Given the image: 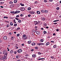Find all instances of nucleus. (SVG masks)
<instances>
[{
	"label": "nucleus",
	"instance_id": "obj_64",
	"mask_svg": "<svg viewBox=\"0 0 61 61\" xmlns=\"http://www.w3.org/2000/svg\"><path fill=\"white\" fill-rule=\"evenodd\" d=\"M20 16H23V14H21L20 15Z\"/></svg>",
	"mask_w": 61,
	"mask_h": 61
},
{
	"label": "nucleus",
	"instance_id": "obj_8",
	"mask_svg": "<svg viewBox=\"0 0 61 61\" xmlns=\"http://www.w3.org/2000/svg\"><path fill=\"white\" fill-rule=\"evenodd\" d=\"M7 53V54L8 52H6V51H4L3 52V54H6Z\"/></svg>",
	"mask_w": 61,
	"mask_h": 61
},
{
	"label": "nucleus",
	"instance_id": "obj_6",
	"mask_svg": "<svg viewBox=\"0 0 61 61\" xmlns=\"http://www.w3.org/2000/svg\"><path fill=\"white\" fill-rule=\"evenodd\" d=\"M25 10V8L22 7L20 9V10L22 11H24Z\"/></svg>",
	"mask_w": 61,
	"mask_h": 61
},
{
	"label": "nucleus",
	"instance_id": "obj_47",
	"mask_svg": "<svg viewBox=\"0 0 61 61\" xmlns=\"http://www.w3.org/2000/svg\"><path fill=\"white\" fill-rule=\"evenodd\" d=\"M13 3V2L12 1H10L9 2V3L10 4H12Z\"/></svg>",
	"mask_w": 61,
	"mask_h": 61
},
{
	"label": "nucleus",
	"instance_id": "obj_3",
	"mask_svg": "<svg viewBox=\"0 0 61 61\" xmlns=\"http://www.w3.org/2000/svg\"><path fill=\"white\" fill-rule=\"evenodd\" d=\"M29 13H30L31 14H34V13H35V12L32 10H31L30 11Z\"/></svg>",
	"mask_w": 61,
	"mask_h": 61
},
{
	"label": "nucleus",
	"instance_id": "obj_1",
	"mask_svg": "<svg viewBox=\"0 0 61 61\" xmlns=\"http://www.w3.org/2000/svg\"><path fill=\"white\" fill-rule=\"evenodd\" d=\"M7 52L6 54H5L4 55V57H3L2 59H7Z\"/></svg>",
	"mask_w": 61,
	"mask_h": 61
},
{
	"label": "nucleus",
	"instance_id": "obj_51",
	"mask_svg": "<svg viewBox=\"0 0 61 61\" xmlns=\"http://www.w3.org/2000/svg\"><path fill=\"white\" fill-rule=\"evenodd\" d=\"M14 13V11H11V12H10V13Z\"/></svg>",
	"mask_w": 61,
	"mask_h": 61
},
{
	"label": "nucleus",
	"instance_id": "obj_36",
	"mask_svg": "<svg viewBox=\"0 0 61 61\" xmlns=\"http://www.w3.org/2000/svg\"><path fill=\"white\" fill-rule=\"evenodd\" d=\"M20 36V34H18L17 35V36L18 37V36Z\"/></svg>",
	"mask_w": 61,
	"mask_h": 61
},
{
	"label": "nucleus",
	"instance_id": "obj_50",
	"mask_svg": "<svg viewBox=\"0 0 61 61\" xmlns=\"http://www.w3.org/2000/svg\"><path fill=\"white\" fill-rule=\"evenodd\" d=\"M14 37H11V39L12 40H14V38H13Z\"/></svg>",
	"mask_w": 61,
	"mask_h": 61
},
{
	"label": "nucleus",
	"instance_id": "obj_38",
	"mask_svg": "<svg viewBox=\"0 0 61 61\" xmlns=\"http://www.w3.org/2000/svg\"><path fill=\"white\" fill-rule=\"evenodd\" d=\"M15 26H17V24H14Z\"/></svg>",
	"mask_w": 61,
	"mask_h": 61
},
{
	"label": "nucleus",
	"instance_id": "obj_21",
	"mask_svg": "<svg viewBox=\"0 0 61 61\" xmlns=\"http://www.w3.org/2000/svg\"><path fill=\"white\" fill-rule=\"evenodd\" d=\"M18 22H19V23H20L21 22V20H18Z\"/></svg>",
	"mask_w": 61,
	"mask_h": 61
},
{
	"label": "nucleus",
	"instance_id": "obj_29",
	"mask_svg": "<svg viewBox=\"0 0 61 61\" xmlns=\"http://www.w3.org/2000/svg\"><path fill=\"white\" fill-rule=\"evenodd\" d=\"M48 11L47 10H44V13H48Z\"/></svg>",
	"mask_w": 61,
	"mask_h": 61
},
{
	"label": "nucleus",
	"instance_id": "obj_46",
	"mask_svg": "<svg viewBox=\"0 0 61 61\" xmlns=\"http://www.w3.org/2000/svg\"><path fill=\"white\" fill-rule=\"evenodd\" d=\"M41 53H40L39 52H38V55H41Z\"/></svg>",
	"mask_w": 61,
	"mask_h": 61
},
{
	"label": "nucleus",
	"instance_id": "obj_33",
	"mask_svg": "<svg viewBox=\"0 0 61 61\" xmlns=\"http://www.w3.org/2000/svg\"><path fill=\"white\" fill-rule=\"evenodd\" d=\"M20 5H21V6H24V5L23 4H22V3H20Z\"/></svg>",
	"mask_w": 61,
	"mask_h": 61
},
{
	"label": "nucleus",
	"instance_id": "obj_14",
	"mask_svg": "<svg viewBox=\"0 0 61 61\" xmlns=\"http://www.w3.org/2000/svg\"><path fill=\"white\" fill-rule=\"evenodd\" d=\"M37 14H40V12L39 11H37Z\"/></svg>",
	"mask_w": 61,
	"mask_h": 61
},
{
	"label": "nucleus",
	"instance_id": "obj_54",
	"mask_svg": "<svg viewBox=\"0 0 61 61\" xmlns=\"http://www.w3.org/2000/svg\"><path fill=\"white\" fill-rule=\"evenodd\" d=\"M53 22H57V20H55L54 21H53Z\"/></svg>",
	"mask_w": 61,
	"mask_h": 61
},
{
	"label": "nucleus",
	"instance_id": "obj_17",
	"mask_svg": "<svg viewBox=\"0 0 61 61\" xmlns=\"http://www.w3.org/2000/svg\"><path fill=\"white\" fill-rule=\"evenodd\" d=\"M10 25H13V23L12 22H11L10 23Z\"/></svg>",
	"mask_w": 61,
	"mask_h": 61
},
{
	"label": "nucleus",
	"instance_id": "obj_55",
	"mask_svg": "<svg viewBox=\"0 0 61 61\" xmlns=\"http://www.w3.org/2000/svg\"><path fill=\"white\" fill-rule=\"evenodd\" d=\"M17 29L18 30H20V28L19 27H18L17 28Z\"/></svg>",
	"mask_w": 61,
	"mask_h": 61
},
{
	"label": "nucleus",
	"instance_id": "obj_35",
	"mask_svg": "<svg viewBox=\"0 0 61 61\" xmlns=\"http://www.w3.org/2000/svg\"><path fill=\"white\" fill-rule=\"evenodd\" d=\"M56 9L57 10H58L59 9V7H57L56 8Z\"/></svg>",
	"mask_w": 61,
	"mask_h": 61
},
{
	"label": "nucleus",
	"instance_id": "obj_34",
	"mask_svg": "<svg viewBox=\"0 0 61 61\" xmlns=\"http://www.w3.org/2000/svg\"><path fill=\"white\" fill-rule=\"evenodd\" d=\"M45 45V43H40V45Z\"/></svg>",
	"mask_w": 61,
	"mask_h": 61
},
{
	"label": "nucleus",
	"instance_id": "obj_26",
	"mask_svg": "<svg viewBox=\"0 0 61 61\" xmlns=\"http://www.w3.org/2000/svg\"><path fill=\"white\" fill-rule=\"evenodd\" d=\"M13 22L14 23H16V22H15V19L13 20Z\"/></svg>",
	"mask_w": 61,
	"mask_h": 61
},
{
	"label": "nucleus",
	"instance_id": "obj_30",
	"mask_svg": "<svg viewBox=\"0 0 61 61\" xmlns=\"http://www.w3.org/2000/svg\"><path fill=\"white\" fill-rule=\"evenodd\" d=\"M34 22L35 23H36V24H38V23H37V21H34Z\"/></svg>",
	"mask_w": 61,
	"mask_h": 61
},
{
	"label": "nucleus",
	"instance_id": "obj_43",
	"mask_svg": "<svg viewBox=\"0 0 61 61\" xmlns=\"http://www.w3.org/2000/svg\"><path fill=\"white\" fill-rule=\"evenodd\" d=\"M44 1L45 3H46L47 2V1L46 0H44Z\"/></svg>",
	"mask_w": 61,
	"mask_h": 61
},
{
	"label": "nucleus",
	"instance_id": "obj_31",
	"mask_svg": "<svg viewBox=\"0 0 61 61\" xmlns=\"http://www.w3.org/2000/svg\"><path fill=\"white\" fill-rule=\"evenodd\" d=\"M4 3V2H0V5H2V4H3Z\"/></svg>",
	"mask_w": 61,
	"mask_h": 61
},
{
	"label": "nucleus",
	"instance_id": "obj_63",
	"mask_svg": "<svg viewBox=\"0 0 61 61\" xmlns=\"http://www.w3.org/2000/svg\"><path fill=\"white\" fill-rule=\"evenodd\" d=\"M46 28H47V29L48 28H49V27H48V26H47V27H46Z\"/></svg>",
	"mask_w": 61,
	"mask_h": 61
},
{
	"label": "nucleus",
	"instance_id": "obj_12",
	"mask_svg": "<svg viewBox=\"0 0 61 61\" xmlns=\"http://www.w3.org/2000/svg\"><path fill=\"white\" fill-rule=\"evenodd\" d=\"M3 39L5 40L6 39H7V37L6 36H5L3 37Z\"/></svg>",
	"mask_w": 61,
	"mask_h": 61
},
{
	"label": "nucleus",
	"instance_id": "obj_42",
	"mask_svg": "<svg viewBox=\"0 0 61 61\" xmlns=\"http://www.w3.org/2000/svg\"><path fill=\"white\" fill-rule=\"evenodd\" d=\"M16 17L18 18L19 17V15H17L16 16Z\"/></svg>",
	"mask_w": 61,
	"mask_h": 61
},
{
	"label": "nucleus",
	"instance_id": "obj_39",
	"mask_svg": "<svg viewBox=\"0 0 61 61\" xmlns=\"http://www.w3.org/2000/svg\"><path fill=\"white\" fill-rule=\"evenodd\" d=\"M6 27H8L9 26V25L8 24L6 26Z\"/></svg>",
	"mask_w": 61,
	"mask_h": 61
},
{
	"label": "nucleus",
	"instance_id": "obj_18",
	"mask_svg": "<svg viewBox=\"0 0 61 61\" xmlns=\"http://www.w3.org/2000/svg\"><path fill=\"white\" fill-rule=\"evenodd\" d=\"M49 45V42H47L46 44V46H48V45Z\"/></svg>",
	"mask_w": 61,
	"mask_h": 61
},
{
	"label": "nucleus",
	"instance_id": "obj_60",
	"mask_svg": "<svg viewBox=\"0 0 61 61\" xmlns=\"http://www.w3.org/2000/svg\"><path fill=\"white\" fill-rule=\"evenodd\" d=\"M21 46H24V44H21Z\"/></svg>",
	"mask_w": 61,
	"mask_h": 61
},
{
	"label": "nucleus",
	"instance_id": "obj_57",
	"mask_svg": "<svg viewBox=\"0 0 61 61\" xmlns=\"http://www.w3.org/2000/svg\"><path fill=\"white\" fill-rule=\"evenodd\" d=\"M9 35H12V33L11 32H10L9 33Z\"/></svg>",
	"mask_w": 61,
	"mask_h": 61
},
{
	"label": "nucleus",
	"instance_id": "obj_9",
	"mask_svg": "<svg viewBox=\"0 0 61 61\" xmlns=\"http://www.w3.org/2000/svg\"><path fill=\"white\" fill-rule=\"evenodd\" d=\"M36 55L35 54H33L32 55V57L33 58L36 57Z\"/></svg>",
	"mask_w": 61,
	"mask_h": 61
},
{
	"label": "nucleus",
	"instance_id": "obj_5",
	"mask_svg": "<svg viewBox=\"0 0 61 61\" xmlns=\"http://www.w3.org/2000/svg\"><path fill=\"white\" fill-rule=\"evenodd\" d=\"M22 52V50L21 49H19L18 51V53H21V52Z\"/></svg>",
	"mask_w": 61,
	"mask_h": 61
},
{
	"label": "nucleus",
	"instance_id": "obj_59",
	"mask_svg": "<svg viewBox=\"0 0 61 61\" xmlns=\"http://www.w3.org/2000/svg\"><path fill=\"white\" fill-rule=\"evenodd\" d=\"M49 1H50V2H52L53 1V0H49Z\"/></svg>",
	"mask_w": 61,
	"mask_h": 61
},
{
	"label": "nucleus",
	"instance_id": "obj_7",
	"mask_svg": "<svg viewBox=\"0 0 61 61\" xmlns=\"http://www.w3.org/2000/svg\"><path fill=\"white\" fill-rule=\"evenodd\" d=\"M20 13V11H16L14 12V14H17V13Z\"/></svg>",
	"mask_w": 61,
	"mask_h": 61
},
{
	"label": "nucleus",
	"instance_id": "obj_40",
	"mask_svg": "<svg viewBox=\"0 0 61 61\" xmlns=\"http://www.w3.org/2000/svg\"><path fill=\"white\" fill-rule=\"evenodd\" d=\"M35 48L36 49H38V47H36Z\"/></svg>",
	"mask_w": 61,
	"mask_h": 61
},
{
	"label": "nucleus",
	"instance_id": "obj_22",
	"mask_svg": "<svg viewBox=\"0 0 61 61\" xmlns=\"http://www.w3.org/2000/svg\"><path fill=\"white\" fill-rule=\"evenodd\" d=\"M4 18H6V19H8V17L7 16H5L4 17Z\"/></svg>",
	"mask_w": 61,
	"mask_h": 61
},
{
	"label": "nucleus",
	"instance_id": "obj_2",
	"mask_svg": "<svg viewBox=\"0 0 61 61\" xmlns=\"http://www.w3.org/2000/svg\"><path fill=\"white\" fill-rule=\"evenodd\" d=\"M23 38L25 40H26L27 38V36H26L25 35H23Z\"/></svg>",
	"mask_w": 61,
	"mask_h": 61
},
{
	"label": "nucleus",
	"instance_id": "obj_49",
	"mask_svg": "<svg viewBox=\"0 0 61 61\" xmlns=\"http://www.w3.org/2000/svg\"><path fill=\"white\" fill-rule=\"evenodd\" d=\"M34 51V49H32L31 50V51Z\"/></svg>",
	"mask_w": 61,
	"mask_h": 61
},
{
	"label": "nucleus",
	"instance_id": "obj_44",
	"mask_svg": "<svg viewBox=\"0 0 61 61\" xmlns=\"http://www.w3.org/2000/svg\"><path fill=\"white\" fill-rule=\"evenodd\" d=\"M15 18L17 20H19V19H18L17 18Z\"/></svg>",
	"mask_w": 61,
	"mask_h": 61
},
{
	"label": "nucleus",
	"instance_id": "obj_16",
	"mask_svg": "<svg viewBox=\"0 0 61 61\" xmlns=\"http://www.w3.org/2000/svg\"><path fill=\"white\" fill-rule=\"evenodd\" d=\"M36 33L38 35L40 34V32H39V31H37Z\"/></svg>",
	"mask_w": 61,
	"mask_h": 61
},
{
	"label": "nucleus",
	"instance_id": "obj_62",
	"mask_svg": "<svg viewBox=\"0 0 61 61\" xmlns=\"http://www.w3.org/2000/svg\"><path fill=\"white\" fill-rule=\"evenodd\" d=\"M26 56H28V54H26L25 55Z\"/></svg>",
	"mask_w": 61,
	"mask_h": 61
},
{
	"label": "nucleus",
	"instance_id": "obj_15",
	"mask_svg": "<svg viewBox=\"0 0 61 61\" xmlns=\"http://www.w3.org/2000/svg\"><path fill=\"white\" fill-rule=\"evenodd\" d=\"M45 18H42V21H45Z\"/></svg>",
	"mask_w": 61,
	"mask_h": 61
},
{
	"label": "nucleus",
	"instance_id": "obj_10",
	"mask_svg": "<svg viewBox=\"0 0 61 61\" xmlns=\"http://www.w3.org/2000/svg\"><path fill=\"white\" fill-rule=\"evenodd\" d=\"M43 59H44L45 60V58H41L40 59H38V60H43Z\"/></svg>",
	"mask_w": 61,
	"mask_h": 61
},
{
	"label": "nucleus",
	"instance_id": "obj_58",
	"mask_svg": "<svg viewBox=\"0 0 61 61\" xmlns=\"http://www.w3.org/2000/svg\"><path fill=\"white\" fill-rule=\"evenodd\" d=\"M53 24H55L56 25V24H57V23H54Z\"/></svg>",
	"mask_w": 61,
	"mask_h": 61
},
{
	"label": "nucleus",
	"instance_id": "obj_20",
	"mask_svg": "<svg viewBox=\"0 0 61 61\" xmlns=\"http://www.w3.org/2000/svg\"><path fill=\"white\" fill-rule=\"evenodd\" d=\"M28 10H30L31 9V8L30 7H29L28 9Z\"/></svg>",
	"mask_w": 61,
	"mask_h": 61
},
{
	"label": "nucleus",
	"instance_id": "obj_28",
	"mask_svg": "<svg viewBox=\"0 0 61 61\" xmlns=\"http://www.w3.org/2000/svg\"><path fill=\"white\" fill-rule=\"evenodd\" d=\"M43 33H44V34H46V33H46V31H43Z\"/></svg>",
	"mask_w": 61,
	"mask_h": 61
},
{
	"label": "nucleus",
	"instance_id": "obj_25",
	"mask_svg": "<svg viewBox=\"0 0 61 61\" xmlns=\"http://www.w3.org/2000/svg\"><path fill=\"white\" fill-rule=\"evenodd\" d=\"M32 31L34 33H35V32H36V31L34 30H32Z\"/></svg>",
	"mask_w": 61,
	"mask_h": 61
},
{
	"label": "nucleus",
	"instance_id": "obj_23",
	"mask_svg": "<svg viewBox=\"0 0 61 61\" xmlns=\"http://www.w3.org/2000/svg\"><path fill=\"white\" fill-rule=\"evenodd\" d=\"M44 41V40L43 39H41L40 40V42H43Z\"/></svg>",
	"mask_w": 61,
	"mask_h": 61
},
{
	"label": "nucleus",
	"instance_id": "obj_19",
	"mask_svg": "<svg viewBox=\"0 0 61 61\" xmlns=\"http://www.w3.org/2000/svg\"><path fill=\"white\" fill-rule=\"evenodd\" d=\"M17 0H15L14 1V3H17Z\"/></svg>",
	"mask_w": 61,
	"mask_h": 61
},
{
	"label": "nucleus",
	"instance_id": "obj_45",
	"mask_svg": "<svg viewBox=\"0 0 61 61\" xmlns=\"http://www.w3.org/2000/svg\"><path fill=\"white\" fill-rule=\"evenodd\" d=\"M44 25L45 26H46V25H47L46 24V23H45L44 24Z\"/></svg>",
	"mask_w": 61,
	"mask_h": 61
},
{
	"label": "nucleus",
	"instance_id": "obj_48",
	"mask_svg": "<svg viewBox=\"0 0 61 61\" xmlns=\"http://www.w3.org/2000/svg\"><path fill=\"white\" fill-rule=\"evenodd\" d=\"M28 17H30V16H31V15H30V14H29L28 15Z\"/></svg>",
	"mask_w": 61,
	"mask_h": 61
},
{
	"label": "nucleus",
	"instance_id": "obj_56",
	"mask_svg": "<svg viewBox=\"0 0 61 61\" xmlns=\"http://www.w3.org/2000/svg\"><path fill=\"white\" fill-rule=\"evenodd\" d=\"M56 31H59V30H58V29H57L56 30Z\"/></svg>",
	"mask_w": 61,
	"mask_h": 61
},
{
	"label": "nucleus",
	"instance_id": "obj_41",
	"mask_svg": "<svg viewBox=\"0 0 61 61\" xmlns=\"http://www.w3.org/2000/svg\"><path fill=\"white\" fill-rule=\"evenodd\" d=\"M51 57L52 59H53L54 58V56H51Z\"/></svg>",
	"mask_w": 61,
	"mask_h": 61
},
{
	"label": "nucleus",
	"instance_id": "obj_13",
	"mask_svg": "<svg viewBox=\"0 0 61 61\" xmlns=\"http://www.w3.org/2000/svg\"><path fill=\"white\" fill-rule=\"evenodd\" d=\"M28 44H30L31 43V41H28Z\"/></svg>",
	"mask_w": 61,
	"mask_h": 61
},
{
	"label": "nucleus",
	"instance_id": "obj_11",
	"mask_svg": "<svg viewBox=\"0 0 61 61\" xmlns=\"http://www.w3.org/2000/svg\"><path fill=\"white\" fill-rule=\"evenodd\" d=\"M31 45L32 46H35V43L33 42L31 44Z\"/></svg>",
	"mask_w": 61,
	"mask_h": 61
},
{
	"label": "nucleus",
	"instance_id": "obj_4",
	"mask_svg": "<svg viewBox=\"0 0 61 61\" xmlns=\"http://www.w3.org/2000/svg\"><path fill=\"white\" fill-rule=\"evenodd\" d=\"M14 6V4H11L10 5V8H13Z\"/></svg>",
	"mask_w": 61,
	"mask_h": 61
},
{
	"label": "nucleus",
	"instance_id": "obj_52",
	"mask_svg": "<svg viewBox=\"0 0 61 61\" xmlns=\"http://www.w3.org/2000/svg\"><path fill=\"white\" fill-rule=\"evenodd\" d=\"M14 53L15 54H16V52L15 51L14 52Z\"/></svg>",
	"mask_w": 61,
	"mask_h": 61
},
{
	"label": "nucleus",
	"instance_id": "obj_27",
	"mask_svg": "<svg viewBox=\"0 0 61 61\" xmlns=\"http://www.w3.org/2000/svg\"><path fill=\"white\" fill-rule=\"evenodd\" d=\"M41 12H42V13H44L45 10H41Z\"/></svg>",
	"mask_w": 61,
	"mask_h": 61
},
{
	"label": "nucleus",
	"instance_id": "obj_53",
	"mask_svg": "<svg viewBox=\"0 0 61 61\" xmlns=\"http://www.w3.org/2000/svg\"><path fill=\"white\" fill-rule=\"evenodd\" d=\"M15 47L16 48V49H17L18 48V47L17 46H15Z\"/></svg>",
	"mask_w": 61,
	"mask_h": 61
},
{
	"label": "nucleus",
	"instance_id": "obj_61",
	"mask_svg": "<svg viewBox=\"0 0 61 61\" xmlns=\"http://www.w3.org/2000/svg\"><path fill=\"white\" fill-rule=\"evenodd\" d=\"M2 42V40H0V43H1Z\"/></svg>",
	"mask_w": 61,
	"mask_h": 61
},
{
	"label": "nucleus",
	"instance_id": "obj_24",
	"mask_svg": "<svg viewBox=\"0 0 61 61\" xmlns=\"http://www.w3.org/2000/svg\"><path fill=\"white\" fill-rule=\"evenodd\" d=\"M56 45H54L53 46V47H54V48H56Z\"/></svg>",
	"mask_w": 61,
	"mask_h": 61
},
{
	"label": "nucleus",
	"instance_id": "obj_32",
	"mask_svg": "<svg viewBox=\"0 0 61 61\" xmlns=\"http://www.w3.org/2000/svg\"><path fill=\"white\" fill-rule=\"evenodd\" d=\"M19 56H16V58H17V59L19 58Z\"/></svg>",
	"mask_w": 61,
	"mask_h": 61
},
{
	"label": "nucleus",
	"instance_id": "obj_37",
	"mask_svg": "<svg viewBox=\"0 0 61 61\" xmlns=\"http://www.w3.org/2000/svg\"><path fill=\"white\" fill-rule=\"evenodd\" d=\"M10 52L11 53H13V51L11 50L10 51Z\"/></svg>",
	"mask_w": 61,
	"mask_h": 61
}]
</instances>
